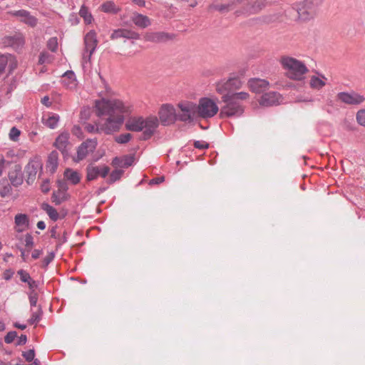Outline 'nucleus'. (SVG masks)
I'll use <instances>...</instances> for the list:
<instances>
[{"label":"nucleus","mask_w":365,"mask_h":365,"mask_svg":"<svg viewBox=\"0 0 365 365\" xmlns=\"http://www.w3.org/2000/svg\"><path fill=\"white\" fill-rule=\"evenodd\" d=\"M24 242H25L26 249L27 250L28 252H29L34 246L33 237L29 234L26 235L25 239H24Z\"/></svg>","instance_id":"nucleus-43"},{"label":"nucleus","mask_w":365,"mask_h":365,"mask_svg":"<svg viewBox=\"0 0 365 365\" xmlns=\"http://www.w3.org/2000/svg\"><path fill=\"white\" fill-rule=\"evenodd\" d=\"M9 14L19 18L20 21L31 27H34L38 24V19L31 15V14L26 10H19L14 11H9Z\"/></svg>","instance_id":"nucleus-15"},{"label":"nucleus","mask_w":365,"mask_h":365,"mask_svg":"<svg viewBox=\"0 0 365 365\" xmlns=\"http://www.w3.org/2000/svg\"><path fill=\"white\" fill-rule=\"evenodd\" d=\"M144 38L145 41L151 42H163L168 40L169 34L164 32H153L148 33L145 35Z\"/></svg>","instance_id":"nucleus-26"},{"label":"nucleus","mask_w":365,"mask_h":365,"mask_svg":"<svg viewBox=\"0 0 365 365\" xmlns=\"http://www.w3.org/2000/svg\"><path fill=\"white\" fill-rule=\"evenodd\" d=\"M22 355L27 361L31 362L34 360L35 351L34 349H29L27 351L23 352Z\"/></svg>","instance_id":"nucleus-47"},{"label":"nucleus","mask_w":365,"mask_h":365,"mask_svg":"<svg viewBox=\"0 0 365 365\" xmlns=\"http://www.w3.org/2000/svg\"><path fill=\"white\" fill-rule=\"evenodd\" d=\"M131 139V135L130 133H123L115 138V141L118 143H128Z\"/></svg>","instance_id":"nucleus-44"},{"label":"nucleus","mask_w":365,"mask_h":365,"mask_svg":"<svg viewBox=\"0 0 365 365\" xmlns=\"http://www.w3.org/2000/svg\"><path fill=\"white\" fill-rule=\"evenodd\" d=\"M158 121L160 120L163 125H169L175 123L178 114L173 106L163 104L158 111Z\"/></svg>","instance_id":"nucleus-8"},{"label":"nucleus","mask_w":365,"mask_h":365,"mask_svg":"<svg viewBox=\"0 0 365 365\" xmlns=\"http://www.w3.org/2000/svg\"><path fill=\"white\" fill-rule=\"evenodd\" d=\"M215 91L218 94L222 95V96L224 94L226 93H232L230 92V86L228 83V80H222L218 82H217L215 84Z\"/></svg>","instance_id":"nucleus-30"},{"label":"nucleus","mask_w":365,"mask_h":365,"mask_svg":"<svg viewBox=\"0 0 365 365\" xmlns=\"http://www.w3.org/2000/svg\"><path fill=\"white\" fill-rule=\"evenodd\" d=\"M110 172V168L107 165L97 166L89 165L86 168V179L88 181L94 180L101 176L106 178Z\"/></svg>","instance_id":"nucleus-12"},{"label":"nucleus","mask_w":365,"mask_h":365,"mask_svg":"<svg viewBox=\"0 0 365 365\" xmlns=\"http://www.w3.org/2000/svg\"><path fill=\"white\" fill-rule=\"evenodd\" d=\"M41 208L47 213V215L53 221H56L58 219V212L54 207H53L47 203H43L41 205Z\"/></svg>","instance_id":"nucleus-34"},{"label":"nucleus","mask_w":365,"mask_h":365,"mask_svg":"<svg viewBox=\"0 0 365 365\" xmlns=\"http://www.w3.org/2000/svg\"><path fill=\"white\" fill-rule=\"evenodd\" d=\"M38 300V294L34 291L31 292L29 294V302L31 306H36Z\"/></svg>","instance_id":"nucleus-49"},{"label":"nucleus","mask_w":365,"mask_h":365,"mask_svg":"<svg viewBox=\"0 0 365 365\" xmlns=\"http://www.w3.org/2000/svg\"><path fill=\"white\" fill-rule=\"evenodd\" d=\"M132 21L137 26L140 28H146L150 24L149 18L140 14H134Z\"/></svg>","instance_id":"nucleus-29"},{"label":"nucleus","mask_w":365,"mask_h":365,"mask_svg":"<svg viewBox=\"0 0 365 365\" xmlns=\"http://www.w3.org/2000/svg\"><path fill=\"white\" fill-rule=\"evenodd\" d=\"M64 178L73 185L78 183L81 180L79 173L71 169H66L65 170Z\"/></svg>","instance_id":"nucleus-31"},{"label":"nucleus","mask_w":365,"mask_h":365,"mask_svg":"<svg viewBox=\"0 0 365 365\" xmlns=\"http://www.w3.org/2000/svg\"><path fill=\"white\" fill-rule=\"evenodd\" d=\"M16 231L19 232H24L29 227V217L25 214H17L14 218Z\"/></svg>","instance_id":"nucleus-23"},{"label":"nucleus","mask_w":365,"mask_h":365,"mask_svg":"<svg viewBox=\"0 0 365 365\" xmlns=\"http://www.w3.org/2000/svg\"><path fill=\"white\" fill-rule=\"evenodd\" d=\"M198 117L210 118L215 116L219 111L217 103L209 98H202L197 105Z\"/></svg>","instance_id":"nucleus-6"},{"label":"nucleus","mask_w":365,"mask_h":365,"mask_svg":"<svg viewBox=\"0 0 365 365\" xmlns=\"http://www.w3.org/2000/svg\"><path fill=\"white\" fill-rule=\"evenodd\" d=\"M180 111L178 113V118L183 122H190L194 119L199 118L197 113V104L192 102H182L178 104Z\"/></svg>","instance_id":"nucleus-7"},{"label":"nucleus","mask_w":365,"mask_h":365,"mask_svg":"<svg viewBox=\"0 0 365 365\" xmlns=\"http://www.w3.org/2000/svg\"><path fill=\"white\" fill-rule=\"evenodd\" d=\"M53 58L51 55H49L48 53L43 52L41 53L38 58V63L39 64H44V63H49L52 61Z\"/></svg>","instance_id":"nucleus-38"},{"label":"nucleus","mask_w":365,"mask_h":365,"mask_svg":"<svg viewBox=\"0 0 365 365\" xmlns=\"http://www.w3.org/2000/svg\"><path fill=\"white\" fill-rule=\"evenodd\" d=\"M165 178L164 177H158L153 178L150 180V184H159L164 181Z\"/></svg>","instance_id":"nucleus-54"},{"label":"nucleus","mask_w":365,"mask_h":365,"mask_svg":"<svg viewBox=\"0 0 365 365\" xmlns=\"http://www.w3.org/2000/svg\"><path fill=\"white\" fill-rule=\"evenodd\" d=\"M281 101V96L277 92H269L264 94L259 103L264 106H272L277 105Z\"/></svg>","instance_id":"nucleus-17"},{"label":"nucleus","mask_w":365,"mask_h":365,"mask_svg":"<svg viewBox=\"0 0 365 365\" xmlns=\"http://www.w3.org/2000/svg\"><path fill=\"white\" fill-rule=\"evenodd\" d=\"M97 140L96 139H88L83 142L77 149V156L74 159L79 162L85 159L90 153H92L96 148Z\"/></svg>","instance_id":"nucleus-10"},{"label":"nucleus","mask_w":365,"mask_h":365,"mask_svg":"<svg viewBox=\"0 0 365 365\" xmlns=\"http://www.w3.org/2000/svg\"><path fill=\"white\" fill-rule=\"evenodd\" d=\"M250 95L247 92L241 91L234 93H226L221 97L224 106L220 112V117L230 118L240 117L245 111V107L240 103L249 100Z\"/></svg>","instance_id":"nucleus-2"},{"label":"nucleus","mask_w":365,"mask_h":365,"mask_svg":"<svg viewBox=\"0 0 365 365\" xmlns=\"http://www.w3.org/2000/svg\"><path fill=\"white\" fill-rule=\"evenodd\" d=\"M13 274H14V272L12 270L6 269L4 272L3 277L6 280H9L12 277Z\"/></svg>","instance_id":"nucleus-52"},{"label":"nucleus","mask_w":365,"mask_h":365,"mask_svg":"<svg viewBox=\"0 0 365 365\" xmlns=\"http://www.w3.org/2000/svg\"><path fill=\"white\" fill-rule=\"evenodd\" d=\"M85 129H86L88 132H89V133L94 132V131L96 130V127H95L94 125H90V124L86 125V127H85Z\"/></svg>","instance_id":"nucleus-60"},{"label":"nucleus","mask_w":365,"mask_h":365,"mask_svg":"<svg viewBox=\"0 0 365 365\" xmlns=\"http://www.w3.org/2000/svg\"><path fill=\"white\" fill-rule=\"evenodd\" d=\"M20 130L15 127H13L9 132V138L14 141H16L20 135Z\"/></svg>","instance_id":"nucleus-46"},{"label":"nucleus","mask_w":365,"mask_h":365,"mask_svg":"<svg viewBox=\"0 0 365 365\" xmlns=\"http://www.w3.org/2000/svg\"><path fill=\"white\" fill-rule=\"evenodd\" d=\"M9 178L11 182L18 186L23 182V177L21 173V168L19 165H15L9 173Z\"/></svg>","instance_id":"nucleus-18"},{"label":"nucleus","mask_w":365,"mask_h":365,"mask_svg":"<svg viewBox=\"0 0 365 365\" xmlns=\"http://www.w3.org/2000/svg\"><path fill=\"white\" fill-rule=\"evenodd\" d=\"M125 126L128 130L143 131L146 136L150 137L158 126V118L153 115L146 118L142 116H132L127 120Z\"/></svg>","instance_id":"nucleus-5"},{"label":"nucleus","mask_w":365,"mask_h":365,"mask_svg":"<svg viewBox=\"0 0 365 365\" xmlns=\"http://www.w3.org/2000/svg\"><path fill=\"white\" fill-rule=\"evenodd\" d=\"M37 227L40 230H44L46 228V225L43 221H38L37 223Z\"/></svg>","instance_id":"nucleus-62"},{"label":"nucleus","mask_w":365,"mask_h":365,"mask_svg":"<svg viewBox=\"0 0 365 365\" xmlns=\"http://www.w3.org/2000/svg\"><path fill=\"white\" fill-rule=\"evenodd\" d=\"M68 139L69 133L67 132H63L61 133L56 139L54 146L60 151H61L62 153H66L68 146L69 145Z\"/></svg>","instance_id":"nucleus-19"},{"label":"nucleus","mask_w":365,"mask_h":365,"mask_svg":"<svg viewBox=\"0 0 365 365\" xmlns=\"http://www.w3.org/2000/svg\"><path fill=\"white\" fill-rule=\"evenodd\" d=\"M123 171L121 170H118V169H115L114 170L110 175V177H109V180L111 182H113L118 180H119L122 175H123Z\"/></svg>","instance_id":"nucleus-42"},{"label":"nucleus","mask_w":365,"mask_h":365,"mask_svg":"<svg viewBox=\"0 0 365 365\" xmlns=\"http://www.w3.org/2000/svg\"><path fill=\"white\" fill-rule=\"evenodd\" d=\"M16 336L17 334L16 331H10L6 335L4 341L6 344H10L14 341Z\"/></svg>","instance_id":"nucleus-48"},{"label":"nucleus","mask_w":365,"mask_h":365,"mask_svg":"<svg viewBox=\"0 0 365 365\" xmlns=\"http://www.w3.org/2000/svg\"><path fill=\"white\" fill-rule=\"evenodd\" d=\"M73 133L76 135H78L80 133V128L78 126H74L73 128Z\"/></svg>","instance_id":"nucleus-64"},{"label":"nucleus","mask_w":365,"mask_h":365,"mask_svg":"<svg viewBox=\"0 0 365 365\" xmlns=\"http://www.w3.org/2000/svg\"><path fill=\"white\" fill-rule=\"evenodd\" d=\"M240 0H232L227 4H217L212 6V9L221 13L227 12L234 9Z\"/></svg>","instance_id":"nucleus-28"},{"label":"nucleus","mask_w":365,"mask_h":365,"mask_svg":"<svg viewBox=\"0 0 365 365\" xmlns=\"http://www.w3.org/2000/svg\"><path fill=\"white\" fill-rule=\"evenodd\" d=\"M18 274L20 277V279L23 282H29L31 279V277H30L29 274L24 269L19 270Z\"/></svg>","instance_id":"nucleus-45"},{"label":"nucleus","mask_w":365,"mask_h":365,"mask_svg":"<svg viewBox=\"0 0 365 365\" xmlns=\"http://www.w3.org/2000/svg\"><path fill=\"white\" fill-rule=\"evenodd\" d=\"M47 47L49 50L55 52L58 48V39L56 37H52L49 38L47 42Z\"/></svg>","instance_id":"nucleus-41"},{"label":"nucleus","mask_w":365,"mask_h":365,"mask_svg":"<svg viewBox=\"0 0 365 365\" xmlns=\"http://www.w3.org/2000/svg\"><path fill=\"white\" fill-rule=\"evenodd\" d=\"M357 123L365 127V109L359 110L356 115Z\"/></svg>","instance_id":"nucleus-39"},{"label":"nucleus","mask_w":365,"mask_h":365,"mask_svg":"<svg viewBox=\"0 0 365 365\" xmlns=\"http://www.w3.org/2000/svg\"><path fill=\"white\" fill-rule=\"evenodd\" d=\"M41 251L39 250H34L32 252L31 257L33 259H38L40 255H41Z\"/></svg>","instance_id":"nucleus-56"},{"label":"nucleus","mask_w":365,"mask_h":365,"mask_svg":"<svg viewBox=\"0 0 365 365\" xmlns=\"http://www.w3.org/2000/svg\"><path fill=\"white\" fill-rule=\"evenodd\" d=\"M133 106L120 99L102 98L95 101V113L101 118L100 129L107 134L118 131L124 121V114L130 113Z\"/></svg>","instance_id":"nucleus-1"},{"label":"nucleus","mask_w":365,"mask_h":365,"mask_svg":"<svg viewBox=\"0 0 365 365\" xmlns=\"http://www.w3.org/2000/svg\"><path fill=\"white\" fill-rule=\"evenodd\" d=\"M227 80L231 93L242 88L243 83L240 78H229Z\"/></svg>","instance_id":"nucleus-35"},{"label":"nucleus","mask_w":365,"mask_h":365,"mask_svg":"<svg viewBox=\"0 0 365 365\" xmlns=\"http://www.w3.org/2000/svg\"><path fill=\"white\" fill-rule=\"evenodd\" d=\"M194 145L196 148H199V149H205V148H207L209 145L207 143L205 142V141H195V143H194Z\"/></svg>","instance_id":"nucleus-51"},{"label":"nucleus","mask_w":365,"mask_h":365,"mask_svg":"<svg viewBox=\"0 0 365 365\" xmlns=\"http://www.w3.org/2000/svg\"><path fill=\"white\" fill-rule=\"evenodd\" d=\"M267 4V0H248L246 12L257 14L262 11Z\"/></svg>","instance_id":"nucleus-21"},{"label":"nucleus","mask_w":365,"mask_h":365,"mask_svg":"<svg viewBox=\"0 0 365 365\" xmlns=\"http://www.w3.org/2000/svg\"><path fill=\"white\" fill-rule=\"evenodd\" d=\"M58 189H61V190H63L64 192H66L67 187H66L65 182L58 181Z\"/></svg>","instance_id":"nucleus-59"},{"label":"nucleus","mask_w":365,"mask_h":365,"mask_svg":"<svg viewBox=\"0 0 365 365\" xmlns=\"http://www.w3.org/2000/svg\"><path fill=\"white\" fill-rule=\"evenodd\" d=\"M29 252H28L27 250H21V257L24 262L26 261V259H27Z\"/></svg>","instance_id":"nucleus-58"},{"label":"nucleus","mask_w":365,"mask_h":365,"mask_svg":"<svg viewBox=\"0 0 365 365\" xmlns=\"http://www.w3.org/2000/svg\"><path fill=\"white\" fill-rule=\"evenodd\" d=\"M59 121V116L57 114L49 113L42 117L43 124L48 128L54 129L56 128Z\"/></svg>","instance_id":"nucleus-24"},{"label":"nucleus","mask_w":365,"mask_h":365,"mask_svg":"<svg viewBox=\"0 0 365 365\" xmlns=\"http://www.w3.org/2000/svg\"><path fill=\"white\" fill-rule=\"evenodd\" d=\"M41 103H42V104L45 105L47 107H49L51 106V101H50V98L48 96H44L43 98H41Z\"/></svg>","instance_id":"nucleus-53"},{"label":"nucleus","mask_w":365,"mask_h":365,"mask_svg":"<svg viewBox=\"0 0 365 365\" xmlns=\"http://www.w3.org/2000/svg\"><path fill=\"white\" fill-rule=\"evenodd\" d=\"M42 168V163L38 158L31 159L25 167V175L28 184L32 183L36 179L38 170Z\"/></svg>","instance_id":"nucleus-11"},{"label":"nucleus","mask_w":365,"mask_h":365,"mask_svg":"<svg viewBox=\"0 0 365 365\" xmlns=\"http://www.w3.org/2000/svg\"><path fill=\"white\" fill-rule=\"evenodd\" d=\"M79 15L83 19L84 22L87 24H91L93 21V16L91 12L88 11V9L85 6H81L79 11Z\"/></svg>","instance_id":"nucleus-36"},{"label":"nucleus","mask_w":365,"mask_h":365,"mask_svg":"<svg viewBox=\"0 0 365 365\" xmlns=\"http://www.w3.org/2000/svg\"><path fill=\"white\" fill-rule=\"evenodd\" d=\"M41 315L42 311L40 309L37 312H34L29 320V324H37L40 321Z\"/></svg>","instance_id":"nucleus-40"},{"label":"nucleus","mask_w":365,"mask_h":365,"mask_svg":"<svg viewBox=\"0 0 365 365\" xmlns=\"http://www.w3.org/2000/svg\"><path fill=\"white\" fill-rule=\"evenodd\" d=\"M9 65L10 70L16 67V60L11 54H0V74L4 71L6 65Z\"/></svg>","instance_id":"nucleus-20"},{"label":"nucleus","mask_w":365,"mask_h":365,"mask_svg":"<svg viewBox=\"0 0 365 365\" xmlns=\"http://www.w3.org/2000/svg\"><path fill=\"white\" fill-rule=\"evenodd\" d=\"M337 100L350 106H358L365 101V97L356 91L340 92L336 96Z\"/></svg>","instance_id":"nucleus-9"},{"label":"nucleus","mask_w":365,"mask_h":365,"mask_svg":"<svg viewBox=\"0 0 365 365\" xmlns=\"http://www.w3.org/2000/svg\"><path fill=\"white\" fill-rule=\"evenodd\" d=\"M58 166V153L56 152H52L48 160V167L51 168L52 171H55Z\"/></svg>","instance_id":"nucleus-37"},{"label":"nucleus","mask_w":365,"mask_h":365,"mask_svg":"<svg viewBox=\"0 0 365 365\" xmlns=\"http://www.w3.org/2000/svg\"><path fill=\"white\" fill-rule=\"evenodd\" d=\"M327 81L323 75H313L310 77L309 86L312 89L320 90L326 85Z\"/></svg>","instance_id":"nucleus-25"},{"label":"nucleus","mask_w":365,"mask_h":365,"mask_svg":"<svg viewBox=\"0 0 365 365\" xmlns=\"http://www.w3.org/2000/svg\"><path fill=\"white\" fill-rule=\"evenodd\" d=\"M84 43L85 53H83V58H88L90 59L98 44L96 33L94 31H91L86 35L84 38Z\"/></svg>","instance_id":"nucleus-13"},{"label":"nucleus","mask_w":365,"mask_h":365,"mask_svg":"<svg viewBox=\"0 0 365 365\" xmlns=\"http://www.w3.org/2000/svg\"><path fill=\"white\" fill-rule=\"evenodd\" d=\"M279 62L287 77L291 80L302 81L309 71L304 62L287 55L282 56Z\"/></svg>","instance_id":"nucleus-4"},{"label":"nucleus","mask_w":365,"mask_h":365,"mask_svg":"<svg viewBox=\"0 0 365 365\" xmlns=\"http://www.w3.org/2000/svg\"><path fill=\"white\" fill-rule=\"evenodd\" d=\"M63 84L69 90L76 89L78 83L73 71H67L64 73Z\"/></svg>","instance_id":"nucleus-27"},{"label":"nucleus","mask_w":365,"mask_h":365,"mask_svg":"<svg viewBox=\"0 0 365 365\" xmlns=\"http://www.w3.org/2000/svg\"><path fill=\"white\" fill-rule=\"evenodd\" d=\"M51 199L56 205H60L67 199V194L61 189H58V190L53 192Z\"/></svg>","instance_id":"nucleus-33"},{"label":"nucleus","mask_w":365,"mask_h":365,"mask_svg":"<svg viewBox=\"0 0 365 365\" xmlns=\"http://www.w3.org/2000/svg\"><path fill=\"white\" fill-rule=\"evenodd\" d=\"M49 185L48 182H44L42 185H41V190L42 192H48L49 190Z\"/></svg>","instance_id":"nucleus-61"},{"label":"nucleus","mask_w":365,"mask_h":365,"mask_svg":"<svg viewBox=\"0 0 365 365\" xmlns=\"http://www.w3.org/2000/svg\"><path fill=\"white\" fill-rule=\"evenodd\" d=\"M317 7V0H303L294 3L285 14L292 20L307 21L314 17Z\"/></svg>","instance_id":"nucleus-3"},{"label":"nucleus","mask_w":365,"mask_h":365,"mask_svg":"<svg viewBox=\"0 0 365 365\" xmlns=\"http://www.w3.org/2000/svg\"><path fill=\"white\" fill-rule=\"evenodd\" d=\"M54 258V255L51 252L49 253L46 257H44V259H43L42 261V263H43V267H46L48 266V264Z\"/></svg>","instance_id":"nucleus-50"},{"label":"nucleus","mask_w":365,"mask_h":365,"mask_svg":"<svg viewBox=\"0 0 365 365\" xmlns=\"http://www.w3.org/2000/svg\"><path fill=\"white\" fill-rule=\"evenodd\" d=\"M269 83L265 79L253 78L247 81V87L255 93H260L269 88Z\"/></svg>","instance_id":"nucleus-14"},{"label":"nucleus","mask_w":365,"mask_h":365,"mask_svg":"<svg viewBox=\"0 0 365 365\" xmlns=\"http://www.w3.org/2000/svg\"><path fill=\"white\" fill-rule=\"evenodd\" d=\"M14 327H15L16 328L20 329H21V330L25 329H26V325H24V324H19V323H15V324H14Z\"/></svg>","instance_id":"nucleus-63"},{"label":"nucleus","mask_w":365,"mask_h":365,"mask_svg":"<svg viewBox=\"0 0 365 365\" xmlns=\"http://www.w3.org/2000/svg\"><path fill=\"white\" fill-rule=\"evenodd\" d=\"M27 341V337L24 334H21V336L19 339V341L17 343L18 345H23L25 344Z\"/></svg>","instance_id":"nucleus-55"},{"label":"nucleus","mask_w":365,"mask_h":365,"mask_svg":"<svg viewBox=\"0 0 365 365\" xmlns=\"http://www.w3.org/2000/svg\"><path fill=\"white\" fill-rule=\"evenodd\" d=\"M134 162V157L132 155H124L121 158L115 157L113 159L111 165L118 168H128Z\"/></svg>","instance_id":"nucleus-22"},{"label":"nucleus","mask_w":365,"mask_h":365,"mask_svg":"<svg viewBox=\"0 0 365 365\" xmlns=\"http://www.w3.org/2000/svg\"><path fill=\"white\" fill-rule=\"evenodd\" d=\"M28 283V285L32 291H34V289L37 287V284L34 279H31Z\"/></svg>","instance_id":"nucleus-57"},{"label":"nucleus","mask_w":365,"mask_h":365,"mask_svg":"<svg viewBox=\"0 0 365 365\" xmlns=\"http://www.w3.org/2000/svg\"><path fill=\"white\" fill-rule=\"evenodd\" d=\"M120 38H125L128 39H139L140 35L134 31L126 29H118L113 31L110 36V38L114 40Z\"/></svg>","instance_id":"nucleus-16"},{"label":"nucleus","mask_w":365,"mask_h":365,"mask_svg":"<svg viewBox=\"0 0 365 365\" xmlns=\"http://www.w3.org/2000/svg\"><path fill=\"white\" fill-rule=\"evenodd\" d=\"M101 10L105 13L116 14L120 11V9L113 1H108L101 6Z\"/></svg>","instance_id":"nucleus-32"}]
</instances>
